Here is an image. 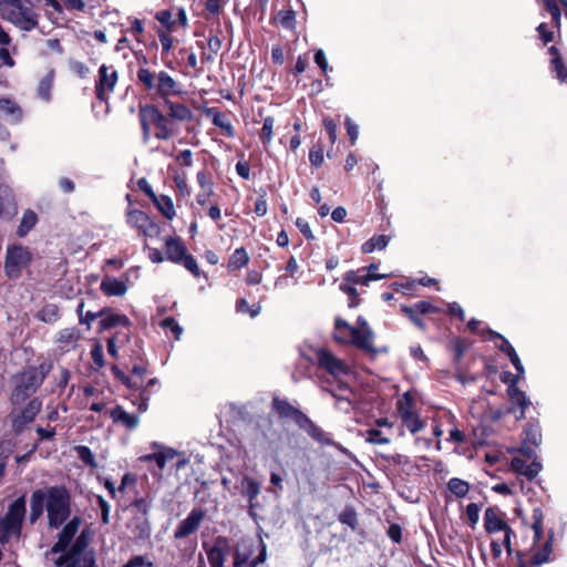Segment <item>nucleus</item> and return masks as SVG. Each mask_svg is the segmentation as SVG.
<instances>
[{"label": "nucleus", "instance_id": "nucleus-1", "mask_svg": "<svg viewBox=\"0 0 567 567\" xmlns=\"http://www.w3.org/2000/svg\"><path fill=\"white\" fill-rule=\"evenodd\" d=\"M48 513L50 527L56 528L70 516V495L64 487L52 486L37 489L30 498V522H37Z\"/></svg>", "mask_w": 567, "mask_h": 567}, {"label": "nucleus", "instance_id": "nucleus-2", "mask_svg": "<svg viewBox=\"0 0 567 567\" xmlns=\"http://www.w3.org/2000/svg\"><path fill=\"white\" fill-rule=\"evenodd\" d=\"M332 336L338 343L351 344L368 353L378 352L374 347L375 333L363 317L357 319L355 326H351L340 317H336Z\"/></svg>", "mask_w": 567, "mask_h": 567}, {"label": "nucleus", "instance_id": "nucleus-3", "mask_svg": "<svg viewBox=\"0 0 567 567\" xmlns=\"http://www.w3.org/2000/svg\"><path fill=\"white\" fill-rule=\"evenodd\" d=\"M266 559V546L262 542L243 539L235 554V567H256Z\"/></svg>", "mask_w": 567, "mask_h": 567}, {"label": "nucleus", "instance_id": "nucleus-4", "mask_svg": "<svg viewBox=\"0 0 567 567\" xmlns=\"http://www.w3.org/2000/svg\"><path fill=\"white\" fill-rule=\"evenodd\" d=\"M165 252L169 261L183 262L184 267L195 277L200 276V270L195 258L187 254V248L179 238L171 237L165 240Z\"/></svg>", "mask_w": 567, "mask_h": 567}, {"label": "nucleus", "instance_id": "nucleus-5", "mask_svg": "<svg viewBox=\"0 0 567 567\" xmlns=\"http://www.w3.org/2000/svg\"><path fill=\"white\" fill-rule=\"evenodd\" d=\"M86 545L87 542L82 532L70 553L65 557H60L56 564L65 567H94V555L86 549Z\"/></svg>", "mask_w": 567, "mask_h": 567}, {"label": "nucleus", "instance_id": "nucleus-6", "mask_svg": "<svg viewBox=\"0 0 567 567\" xmlns=\"http://www.w3.org/2000/svg\"><path fill=\"white\" fill-rule=\"evenodd\" d=\"M317 361L320 368L324 369L330 375L337 380H341L352 373L351 367L334 355L330 350L326 348H319L316 350Z\"/></svg>", "mask_w": 567, "mask_h": 567}, {"label": "nucleus", "instance_id": "nucleus-7", "mask_svg": "<svg viewBox=\"0 0 567 567\" xmlns=\"http://www.w3.org/2000/svg\"><path fill=\"white\" fill-rule=\"evenodd\" d=\"M2 16L17 28L24 31H31L38 25V14L31 9L25 8L22 2L12 8L4 9Z\"/></svg>", "mask_w": 567, "mask_h": 567}, {"label": "nucleus", "instance_id": "nucleus-8", "mask_svg": "<svg viewBox=\"0 0 567 567\" xmlns=\"http://www.w3.org/2000/svg\"><path fill=\"white\" fill-rule=\"evenodd\" d=\"M42 378L35 369L23 371L16 380V389L12 392V400L19 402L23 400L29 393L34 392L41 384Z\"/></svg>", "mask_w": 567, "mask_h": 567}, {"label": "nucleus", "instance_id": "nucleus-9", "mask_svg": "<svg viewBox=\"0 0 567 567\" xmlns=\"http://www.w3.org/2000/svg\"><path fill=\"white\" fill-rule=\"evenodd\" d=\"M30 260V252L22 246H12L7 250L6 271L10 277H17L22 267Z\"/></svg>", "mask_w": 567, "mask_h": 567}, {"label": "nucleus", "instance_id": "nucleus-10", "mask_svg": "<svg viewBox=\"0 0 567 567\" xmlns=\"http://www.w3.org/2000/svg\"><path fill=\"white\" fill-rule=\"evenodd\" d=\"M484 526L487 533L504 532L503 545L511 551L512 528L503 520L493 508H487L484 515Z\"/></svg>", "mask_w": 567, "mask_h": 567}, {"label": "nucleus", "instance_id": "nucleus-11", "mask_svg": "<svg viewBox=\"0 0 567 567\" xmlns=\"http://www.w3.org/2000/svg\"><path fill=\"white\" fill-rule=\"evenodd\" d=\"M116 82V70H114L113 66L103 64L99 70V81L95 87L97 99L101 101H106L109 95L114 91Z\"/></svg>", "mask_w": 567, "mask_h": 567}, {"label": "nucleus", "instance_id": "nucleus-12", "mask_svg": "<svg viewBox=\"0 0 567 567\" xmlns=\"http://www.w3.org/2000/svg\"><path fill=\"white\" fill-rule=\"evenodd\" d=\"M204 513L200 509H193L188 516L183 519L174 532L175 538H184L193 534L200 525Z\"/></svg>", "mask_w": 567, "mask_h": 567}, {"label": "nucleus", "instance_id": "nucleus-13", "mask_svg": "<svg viewBox=\"0 0 567 567\" xmlns=\"http://www.w3.org/2000/svg\"><path fill=\"white\" fill-rule=\"evenodd\" d=\"M144 194L148 195L156 208L167 219L172 220L176 216L173 199L167 195H156L152 188L144 183Z\"/></svg>", "mask_w": 567, "mask_h": 567}, {"label": "nucleus", "instance_id": "nucleus-14", "mask_svg": "<svg viewBox=\"0 0 567 567\" xmlns=\"http://www.w3.org/2000/svg\"><path fill=\"white\" fill-rule=\"evenodd\" d=\"M81 523V518L75 516L63 527L59 535L58 543L52 547L53 553L62 551L66 548L72 538L79 532Z\"/></svg>", "mask_w": 567, "mask_h": 567}, {"label": "nucleus", "instance_id": "nucleus-15", "mask_svg": "<svg viewBox=\"0 0 567 567\" xmlns=\"http://www.w3.org/2000/svg\"><path fill=\"white\" fill-rule=\"evenodd\" d=\"M511 467L514 472L527 477L529 481L534 480L543 470L542 463L537 460H534L530 464H527L519 457H514L512 460Z\"/></svg>", "mask_w": 567, "mask_h": 567}, {"label": "nucleus", "instance_id": "nucleus-16", "mask_svg": "<svg viewBox=\"0 0 567 567\" xmlns=\"http://www.w3.org/2000/svg\"><path fill=\"white\" fill-rule=\"evenodd\" d=\"M402 311L413 321L414 324L423 329V322L417 315L437 312L439 309L430 301H420L413 307H402Z\"/></svg>", "mask_w": 567, "mask_h": 567}, {"label": "nucleus", "instance_id": "nucleus-17", "mask_svg": "<svg viewBox=\"0 0 567 567\" xmlns=\"http://www.w3.org/2000/svg\"><path fill=\"white\" fill-rule=\"evenodd\" d=\"M110 416L115 423L121 424L127 430L136 429L140 423V419L137 415L126 412L120 405L111 410Z\"/></svg>", "mask_w": 567, "mask_h": 567}, {"label": "nucleus", "instance_id": "nucleus-18", "mask_svg": "<svg viewBox=\"0 0 567 567\" xmlns=\"http://www.w3.org/2000/svg\"><path fill=\"white\" fill-rule=\"evenodd\" d=\"M177 452L169 447L156 446V451L152 454L144 455V461L155 462L158 470H163L168 461H172Z\"/></svg>", "mask_w": 567, "mask_h": 567}, {"label": "nucleus", "instance_id": "nucleus-19", "mask_svg": "<svg viewBox=\"0 0 567 567\" xmlns=\"http://www.w3.org/2000/svg\"><path fill=\"white\" fill-rule=\"evenodd\" d=\"M101 290L106 296H123L127 287L123 280L113 277H105L101 282Z\"/></svg>", "mask_w": 567, "mask_h": 567}, {"label": "nucleus", "instance_id": "nucleus-20", "mask_svg": "<svg viewBox=\"0 0 567 567\" xmlns=\"http://www.w3.org/2000/svg\"><path fill=\"white\" fill-rule=\"evenodd\" d=\"M157 90L163 96L175 94L177 92V83L166 72H159L157 75Z\"/></svg>", "mask_w": 567, "mask_h": 567}, {"label": "nucleus", "instance_id": "nucleus-21", "mask_svg": "<svg viewBox=\"0 0 567 567\" xmlns=\"http://www.w3.org/2000/svg\"><path fill=\"white\" fill-rule=\"evenodd\" d=\"M0 112L13 121H20L22 117V110L9 97L0 99Z\"/></svg>", "mask_w": 567, "mask_h": 567}, {"label": "nucleus", "instance_id": "nucleus-22", "mask_svg": "<svg viewBox=\"0 0 567 567\" xmlns=\"http://www.w3.org/2000/svg\"><path fill=\"white\" fill-rule=\"evenodd\" d=\"M302 420L298 423L301 427H303L310 436L321 443H330L326 433L316 426L306 415H299Z\"/></svg>", "mask_w": 567, "mask_h": 567}, {"label": "nucleus", "instance_id": "nucleus-23", "mask_svg": "<svg viewBox=\"0 0 567 567\" xmlns=\"http://www.w3.org/2000/svg\"><path fill=\"white\" fill-rule=\"evenodd\" d=\"M507 393L513 403H516L520 408L519 419L524 416L525 409L529 405V401L525 393L520 391L516 385L511 384L507 389Z\"/></svg>", "mask_w": 567, "mask_h": 567}, {"label": "nucleus", "instance_id": "nucleus-24", "mask_svg": "<svg viewBox=\"0 0 567 567\" xmlns=\"http://www.w3.org/2000/svg\"><path fill=\"white\" fill-rule=\"evenodd\" d=\"M386 277H388L386 275H368V274H360V271H357V272L351 271L346 275L344 279L354 285L368 286L370 284V281L380 280V279H383Z\"/></svg>", "mask_w": 567, "mask_h": 567}, {"label": "nucleus", "instance_id": "nucleus-25", "mask_svg": "<svg viewBox=\"0 0 567 567\" xmlns=\"http://www.w3.org/2000/svg\"><path fill=\"white\" fill-rule=\"evenodd\" d=\"M364 437V441L370 444H379L384 445L391 442L389 435L378 429H368L365 432L361 433Z\"/></svg>", "mask_w": 567, "mask_h": 567}, {"label": "nucleus", "instance_id": "nucleus-26", "mask_svg": "<svg viewBox=\"0 0 567 567\" xmlns=\"http://www.w3.org/2000/svg\"><path fill=\"white\" fill-rule=\"evenodd\" d=\"M249 262V256L244 248L236 249L228 260L229 270L245 267Z\"/></svg>", "mask_w": 567, "mask_h": 567}, {"label": "nucleus", "instance_id": "nucleus-27", "mask_svg": "<svg viewBox=\"0 0 567 567\" xmlns=\"http://www.w3.org/2000/svg\"><path fill=\"white\" fill-rule=\"evenodd\" d=\"M389 244V238L385 235L373 236L362 245L364 254H371L375 249H384Z\"/></svg>", "mask_w": 567, "mask_h": 567}, {"label": "nucleus", "instance_id": "nucleus-28", "mask_svg": "<svg viewBox=\"0 0 567 567\" xmlns=\"http://www.w3.org/2000/svg\"><path fill=\"white\" fill-rule=\"evenodd\" d=\"M37 221H38L37 214L32 210H25L23 213L20 226L18 228L19 236L22 237V236L27 235L35 226Z\"/></svg>", "mask_w": 567, "mask_h": 567}, {"label": "nucleus", "instance_id": "nucleus-29", "mask_svg": "<svg viewBox=\"0 0 567 567\" xmlns=\"http://www.w3.org/2000/svg\"><path fill=\"white\" fill-rule=\"evenodd\" d=\"M60 317L59 307L56 305H45L37 315V318L47 323L55 322Z\"/></svg>", "mask_w": 567, "mask_h": 567}, {"label": "nucleus", "instance_id": "nucleus-30", "mask_svg": "<svg viewBox=\"0 0 567 567\" xmlns=\"http://www.w3.org/2000/svg\"><path fill=\"white\" fill-rule=\"evenodd\" d=\"M447 488L453 495L461 498L467 495L470 491V485L466 481L453 477L449 481Z\"/></svg>", "mask_w": 567, "mask_h": 567}, {"label": "nucleus", "instance_id": "nucleus-31", "mask_svg": "<svg viewBox=\"0 0 567 567\" xmlns=\"http://www.w3.org/2000/svg\"><path fill=\"white\" fill-rule=\"evenodd\" d=\"M210 567H224L226 555L223 547L216 545L207 551Z\"/></svg>", "mask_w": 567, "mask_h": 567}, {"label": "nucleus", "instance_id": "nucleus-32", "mask_svg": "<svg viewBox=\"0 0 567 567\" xmlns=\"http://www.w3.org/2000/svg\"><path fill=\"white\" fill-rule=\"evenodd\" d=\"M53 71H50L38 84V95L44 101L50 100L53 85Z\"/></svg>", "mask_w": 567, "mask_h": 567}, {"label": "nucleus", "instance_id": "nucleus-33", "mask_svg": "<svg viewBox=\"0 0 567 567\" xmlns=\"http://www.w3.org/2000/svg\"><path fill=\"white\" fill-rule=\"evenodd\" d=\"M80 338L81 333L76 328H65L58 333L56 340L62 344H74Z\"/></svg>", "mask_w": 567, "mask_h": 567}, {"label": "nucleus", "instance_id": "nucleus-34", "mask_svg": "<svg viewBox=\"0 0 567 567\" xmlns=\"http://www.w3.org/2000/svg\"><path fill=\"white\" fill-rule=\"evenodd\" d=\"M274 408L281 416H293L298 423L302 420V414L285 401L275 400Z\"/></svg>", "mask_w": 567, "mask_h": 567}, {"label": "nucleus", "instance_id": "nucleus-35", "mask_svg": "<svg viewBox=\"0 0 567 567\" xmlns=\"http://www.w3.org/2000/svg\"><path fill=\"white\" fill-rule=\"evenodd\" d=\"M532 518H533L532 528L534 530V539H535V542H538L543 536V520H544L543 511L539 507L534 508Z\"/></svg>", "mask_w": 567, "mask_h": 567}, {"label": "nucleus", "instance_id": "nucleus-36", "mask_svg": "<svg viewBox=\"0 0 567 567\" xmlns=\"http://www.w3.org/2000/svg\"><path fill=\"white\" fill-rule=\"evenodd\" d=\"M144 115H146L150 120L156 122L158 126L163 130V133L159 135L162 137H166L168 134L166 127V118L157 112L154 107H144Z\"/></svg>", "mask_w": 567, "mask_h": 567}, {"label": "nucleus", "instance_id": "nucleus-37", "mask_svg": "<svg viewBox=\"0 0 567 567\" xmlns=\"http://www.w3.org/2000/svg\"><path fill=\"white\" fill-rule=\"evenodd\" d=\"M274 125H275L274 117L267 116L264 120V124H262V128H261V133H260V140L262 141V143L265 145H269L272 141Z\"/></svg>", "mask_w": 567, "mask_h": 567}, {"label": "nucleus", "instance_id": "nucleus-38", "mask_svg": "<svg viewBox=\"0 0 567 567\" xmlns=\"http://www.w3.org/2000/svg\"><path fill=\"white\" fill-rule=\"evenodd\" d=\"M549 51L554 54L553 64L554 69L556 71L557 78L560 81H564L567 79V70L563 64L561 59L558 56L557 49L555 47H551Z\"/></svg>", "mask_w": 567, "mask_h": 567}, {"label": "nucleus", "instance_id": "nucleus-39", "mask_svg": "<svg viewBox=\"0 0 567 567\" xmlns=\"http://www.w3.org/2000/svg\"><path fill=\"white\" fill-rule=\"evenodd\" d=\"M550 553H551V542L549 539L545 543L544 548L540 551L534 554V556L532 558L533 564L542 565L544 563H547L549 560Z\"/></svg>", "mask_w": 567, "mask_h": 567}, {"label": "nucleus", "instance_id": "nucleus-40", "mask_svg": "<svg viewBox=\"0 0 567 567\" xmlns=\"http://www.w3.org/2000/svg\"><path fill=\"white\" fill-rule=\"evenodd\" d=\"M402 421L404 422L408 430L412 433H416L423 427L419 416L413 412L403 416Z\"/></svg>", "mask_w": 567, "mask_h": 567}, {"label": "nucleus", "instance_id": "nucleus-41", "mask_svg": "<svg viewBox=\"0 0 567 567\" xmlns=\"http://www.w3.org/2000/svg\"><path fill=\"white\" fill-rule=\"evenodd\" d=\"M398 412L401 417L412 413V399L409 392H405L398 401Z\"/></svg>", "mask_w": 567, "mask_h": 567}, {"label": "nucleus", "instance_id": "nucleus-42", "mask_svg": "<svg viewBox=\"0 0 567 567\" xmlns=\"http://www.w3.org/2000/svg\"><path fill=\"white\" fill-rule=\"evenodd\" d=\"M41 403L37 400L29 402L28 406L23 410L21 417L23 422H30L40 411Z\"/></svg>", "mask_w": 567, "mask_h": 567}, {"label": "nucleus", "instance_id": "nucleus-43", "mask_svg": "<svg viewBox=\"0 0 567 567\" xmlns=\"http://www.w3.org/2000/svg\"><path fill=\"white\" fill-rule=\"evenodd\" d=\"M127 322L125 317L118 315H107L101 320V327L103 329L112 328L116 324H124Z\"/></svg>", "mask_w": 567, "mask_h": 567}, {"label": "nucleus", "instance_id": "nucleus-44", "mask_svg": "<svg viewBox=\"0 0 567 567\" xmlns=\"http://www.w3.org/2000/svg\"><path fill=\"white\" fill-rule=\"evenodd\" d=\"M548 12L550 13L553 21L557 27L560 24V10L555 0H542Z\"/></svg>", "mask_w": 567, "mask_h": 567}, {"label": "nucleus", "instance_id": "nucleus-45", "mask_svg": "<svg viewBox=\"0 0 567 567\" xmlns=\"http://www.w3.org/2000/svg\"><path fill=\"white\" fill-rule=\"evenodd\" d=\"M171 115L178 120H186L190 116V112L187 107L181 104H169Z\"/></svg>", "mask_w": 567, "mask_h": 567}, {"label": "nucleus", "instance_id": "nucleus-46", "mask_svg": "<svg viewBox=\"0 0 567 567\" xmlns=\"http://www.w3.org/2000/svg\"><path fill=\"white\" fill-rule=\"evenodd\" d=\"M84 309V302H81L78 307V312L80 316V322L91 324L92 321H94L97 317L102 315V312H92L87 311L86 313H83Z\"/></svg>", "mask_w": 567, "mask_h": 567}, {"label": "nucleus", "instance_id": "nucleus-47", "mask_svg": "<svg viewBox=\"0 0 567 567\" xmlns=\"http://www.w3.org/2000/svg\"><path fill=\"white\" fill-rule=\"evenodd\" d=\"M278 20L282 27L290 29L295 23V12L291 10L280 11L278 13Z\"/></svg>", "mask_w": 567, "mask_h": 567}, {"label": "nucleus", "instance_id": "nucleus-48", "mask_svg": "<svg viewBox=\"0 0 567 567\" xmlns=\"http://www.w3.org/2000/svg\"><path fill=\"white\" fill-rule=\"evenodd\" d=\"M340 289L350 296L349 307L354 308L359 305L358 291L354 287L348 285H340Z\"/></svg>", "mask_w": 567, "mask_h": 567}, {"label": "nucleus", "instance_id": "nucleus-49", "mask_svg": "<svg viewBox=\"0 0 567 567\" xmlns=\"http://www.w3.org/2000/svg\"><path fill=\"white\" fill-rule=\"evenodd\" d=\"M162 327L171 329L177 340L183 333V328L173 318L164 319L162 321Z\"/></svg>", "mask_w": 567, "mask_h": 567}, {"label": "nucleus", "instance_id": "nucleus-50", "mask_svg": "<svg viewBox=\"0 0 567 567\" xmlns=\"http://www.w3.org/2000/svg\"><path fill=\"white\" fill-rule=\"evenodd\" d=\"M466 516L472 525H475L480 519V506L475 503H471L466 506Z\"/></svg>", "mask_w": 567, "mask_h": 567}, {"label": "nucleus", "instance_id": "nucleus-51", "mask_svg": "<svg viewBox=\"0 0 567 567\" xmlns=\"http://www.w3.org/2000/svg\"><path fill=\"white\" fill-rule=\"evenodd\" d=\"M8 45L0 47V61L1 65H6L8 68H13L16 62L11 56L10 50L7 48Z\"/></svg>", "mask_w": 567, "mask_h": 567}, {"label": "nucleus", "instance_id": "nucleus-52", "mask_svg": "<svg viewBox=\"0 0 567 567\" xmlns=\"http://www.w3.org/2000/svg\"><path fill=\"white\" fill-rule=\"evenodd\" d=\"M156 19L164 25L168 31L172 30L175 21L172 20V13L169 11H159L156 14Z\"/></svg>", "mask_w": 567, "mask_h": 567}, {"label": "nucleus", "instance_id": "nucleus-53", "mask_svg": "<svg viewBox=\"0 0 567 567\" xmlns=\"http://www.w3.org/2000/svg\"><path fill=\"white\" fill-rule=\"evenodd\" d=\"M309 161L312 166L319 167L323 163V152L321 148H312L309 153Z\"/></svg>", "mask_w": 567, "mask_h": 567}, {"label": "nucleus", "instance_id": "nucleus-54", "mask_svg": "<svg viewBox=\"0 0 567 567\" xmlns=\"http://www.w3.org/2000/svg\"><path fill=\"white\" fill-rule=\"evenodd\" d=\"M346 126L351 143L354 144L359 136V126L354 124L350 117L346 118Z\"/></svg>", "mask_w": 567, "mask_h": 567}, {"label": "nucleus", "instance_id": "nucleus-55", "mask_svg": "<svg viewBox=\"0 0 567 567\" xmlns=\"http://www.w3.org/2000/svg\"><path fill=\"white\" fill-rule=\"evenodd\" d=\"M296 225L298 227V229L300 230V233L307 238V239H312L313 238V235H312V231H311V228H310V225L307 220L302 219V218H297L296 220Z\"/></svg>", "mask_w": 567, "mask_h": 567}, {"label": "nucleus", "instance_id": "nucleus-56", "mask_svg": "<svg viewBox=\"0 0 567 567\" xmlns=\"http://www.w3.org/2000/svg\"><path fill=\"white\" fill-rule=\"evenodd\" d=\"M91 355L96 365L103 367V348L100 343L94 344V347L91 350Z\"/></svg>", "mask_w": 567, "mask_h": 567}, {"label": "nucleus", "instance_id": "nucleus-57", "mask_svg": "<svg viewBox=\"0 0 567 567\" xmlns=\"http://www.w3.org/2000/svg\"><path fill=\"white\" fill-rule=\"evenodd\" d=\"M323 125L326 131L328 132L331 143H334L337 140V124L331 118H324Z\"/></svg>", "mask_w": 567, "mask_h": 567}, {"label": "nucleus", "instance_id": "nucleus-58", "mask_svg": "<svg viewBox=\"0 0 567 567\" xmlns=\"http://www.w3.org/2000/svg\"><path fill=\"white\" fill-rule=\"evenodd\" d=\"M214 123L225 130L229 136H233V126L229 121H227L224 116L217 115L214 117Z\"/></svg>", "mask_w": 567, "mask_h": 567}, {"label": "nucleus", "instance_id": "nucleus-59", "mask_svg": "<svg viewBox=\"0 0 567 567\" xmlns=\"http://www.w3.org/2000/svg\"><path fill=\"white\" fill-rule=\"evenodd\" d=\"M315 62L319 65V68L323 71V72H327L328 71V61H327V58H326V54L324 52L319 49L316 53H315Z\"/></svg>", "mask_w": 567, "mask_h": 567}, {"label": "nucleus", "instance_id": "nucleus-60", "mask_svg": "<svg viewBox=\"0 0 567 567\" xmlns=\"http://www.w3.org/2000/svg\"><path fill=\"white\" fill-rule=\"evenodd\" d=\"M537 31L543 39L544 43H549L554 40L553 32L548 31L547 25L545 23H540L537 28Z\"/></svg>", "mask_w": 567, "mask_h": 567}, {"label": "nucleus", "instance_id": "nucleus-61", "mask_svg": "<svg viewBox=\"0 0 567 567\" xmlns=\"http://www.w3.org/2000/svg\"><path fill=\"white\" fill-rule=\"evenodd\" d=\"M246 486H247V493H248L249 497L251 499L257 497V495L260 492L259 484L257 482H255L254 480H247Z\"/></svg>", "mask_w": 567, "mask_h": 567}, {"label": "nucleus", "instance_id": "nucleus-62", "mask_svg": "<svg viewBox=\"0 0 567 567\" xmlns=\"http://www.w3.org/2000/svg\"><path fill=\"white\" fill-rule=\"evenodd\" d=\"M492 491L505 496L513 495V489L506 483H497L492 486Z\"/></svg>", "mask_w": 567, "mask_h": 567}, {"label": "nucleus", "instance_id": "nucleus-63", "mask_svg": "<svg viewBox=\"0 0 567 567\" xmlns=\"http://www.w3.org/2000/svg\"><path fill=\"white\" fill-rule=\"evenodd\" d=\"M197 182L200 186L202 189H206V190H212L213 189V184L212 182L207 178L206 174L203 173V172H199L197 174Z\"/></svg>", "mask_w": 567, "mask_h": 567}, {"label": "nucleus", "instance_id": "nucleus-64", "mask_svg": "<svg viewBox=\"0 0 567 567\" xmlns=\"http://www.w3.org/2000/svg\"><path fill=\"white\" fill-rule=\"evenodd\" d=\"M255 213L258 216H265L267 214V202L265 197H259L255 204Z\"/></svg>", "mask_w": 567, "mask_h": 567}]
</instances>
